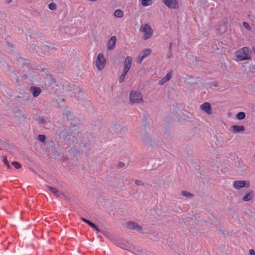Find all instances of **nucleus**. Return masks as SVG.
<instances>
[{"label": "nucleus", "instance_id": "obj_24", "mask_svg": "<svg viewBox=\"0 0 255 255\" xmlns=\"http://www.w3.org/2000/svg\"><path fill=\"white\" fill-rule=\"evenodd\" d=\"M63 115L66 117L67 120H72V118L73 117V114L70 112H65L63 113Z\"/></svg>", "mask_w": 255, "mask_h": 255}, {"label": "nucleus", "instance_id": "obj_33", "mask_svg": "<svg viewBox=\"0 0 255 255\" xmlns=\"http://www.w3.org/2000/svg\"><path fill=\"white\" fill-rule=\"evenodd\" d=\"M243 25L247 29H248V30L251 29V26H250L249 24L247 22H245V21L243 22Z\"/></svg>", "mask_w": 255, "mask_h": 255}, {"label": "nucleus", "instance_id": "obj_10", "mask_svg": "<svg viewBox=\"0 0 255 255\" xmlns=\"http://www.w3.org/2000/svg\"><path fill=\"white\" fill-rule=\"evenodd\" d=\"M127 225L129 229L134 230L138 231H142V228L134 222L129 221L127 223Z\"/></svg>", "mask_w": 255, "mask_h": 255}, {"label": "nucleus", "instance_id": "obj_30", "mask_svg": "<svg viewBox=\"0 0 255 255\" xmlns=\"http://www.w3.org/2000/svg\"><path fill=\"white\" fill-rule=\"evenodd\" d=\"M48 7L50 10H55L56 8V5L55 3L51 2L48 4Z\"/></svg>", "mask_w": 255, "mask_h": 255}, {"label": "nucleus", "instance_id": "obj_41", "mask_svg": "<svg viewBox=\"0 0 255 255\" xmlns=\"http://www.w3.org/2000/svg\"><path fill=\"white\" fill-rule=\"evenodd\" d=\"M146 114L145 113L143 114V116L144 117V119L146 120L147 119V118L146 117Z\"/></svg>", "mask_w": 255, "mask_h": 255}, {"label": "nucleus", "instance_id": "obj_17", "mask_svg": "<svg viewBox=\"0 0 255 255\" xmlns=\"http://www.w3.org/2000/svg\"><path fill=\"white\" fill-rule=\"evenodd\" d=\"M254 197L253 193L251 191L247 193L243 198L244 201H249L252 199Z\"/></svg>", "mask_w": 255, "mask_h": 255}, {"label": "nucleus", "instance_id": "obj_39", "mask_svg": "<svg viewBox=\"0 0 255 255\" xmlns=\"http://www.w3.org/2000/svg\"><path fill=\"white\" fill-rule=\"evenodd\" d=\"M81 220L83 222H84V223H87V222L88 221V220H87V219H85V218H83V217H81Z\"/></svg>", "mask_w": 255, "mask_h": 255}, {"label": "nucleus", "instance_id": "obj_5", "mask_svg": "<svg viewBox=\"0 0 255 255\" xmlns=\"http://www.w3.org/2000/svg\"><path fill=\"white\" fill-rule=\"evenodd\" d=\"M107 60L103 53H99L95 60V65L99 71L103 70L106 65Z\"/></svg>", "mask_w": 255, "mask_h": 255}, {"label": "nucleus", "instance_id": "obj_32", "mask_svg": "<svg viewBox=\"0 0 255 255\" xmlns=\"http://www.w3.org/2000/svg\"><path fill=\"white\" fill-rule=\"evenodd\" d=\"M144 58H145L143 57L142 55H138L137 58V62L138 63H140L142 61V60Z\"/></svg>", "mask_w": 255, "mask_h": 255}, {"label": "nucleus", "instance_id": "obj_20", "mask_svg": "<svg viewBox=\"0 0 255 255\" xmlns=\"http://www.w3.org/2000/svg\"><path fill=\"white\" fill-rule=\"evenodd\" d=\"M151 53V50L149 48L144 49L142 52V55L143 57L145 58L147 56L149 55Z\"/></svg>", "mask_w": 255, "mask_h": 255}, {"label": "nucleus", "instance_id": "obj_16", "mask_svg": "<svg viewBox=\"0 0 255 255\" xmlns=\"http://www.w3.org/2000/svg\"><path fill=\"white\" fill-rule=\"evenodd\" d=\"M45 186L49 189V190L55 196L59 197L60 194L57 189L55 187L50 186L48 185H45Z\"/></svg>", "mask_w": 255, "mask_h": 255}, {"label": "nucleus", "instance_id": "obj_31", "mask_svg": "<svg viewBox=\"0 0 255 255\" xmlns=\"http://www.w3.org/2000/svg\"><path fill=\"white\" fill-rule=\"evenodd\" d=\"M38 139L40 141L43 142L46 139V136L44 134H39L38 135Z\"/></svg>", "mask_w": 255, "mask_h": 255}, {"label": "nucleus", "instance_id": "obj_28", "mask_svg": "<svg viewBox=\"0 0 255 255\" xmlns=\"http://www.w3.org/2000/svg\"><path fill=\"white\" fill-rule=\"evenodd\" d=\"M73 90L75 91L74 93H78L79 94L83 93L81 88L79 86H74Z\"/></svg>", "mask_w": 255, "mask_h": 255}, {"label": "nucleus", "instance_id": "obj_27", "mask_svg": "<svg viewBox=\"0 0 255 255\" xmlns=\"http://www.w3.org/2000/svg\"><path fill=\"white\" fill-rule=\"evenodd\" d=\"M11 164L16 169H18L21 168V166L19 163L17 161H12L11 162Z\"/></svg>", "mask_w": 255, "mask_h": 255}, {"label": "nucleus", "instance_id": "obj_19", "mask_svg": "<svg viewBox=\"0 0 255 255\" xmlns=\"http://www.w3.org/2000/svg\"><path fill=\"white\" fill-rule=\"evenodd\" d=\"M86 224H88L91 228L96 230L98 232H100V230L97 227V226H96V225L95 224H94L90 221L88 220Z\"/></svg>", "mask_w": 255, "mask_h": 255}, {"label": "nucleus", "instance_id": "obj_6", "mask_svg": "<svg viewBox=\"0 0 255 255\" xmlns=\"http://www.w3.org/2000/svg\"><path fill=\"white\" fill-rule=\"evenodd\" d=\"M140 30L143 33V39L144 40L148 39L152 35L153 30L151 26L147 23L143 25H141L140 27Z\"/></svg>", "mask_w": 255, "mask_h": 255}, {"label": "nucleus", "instance_id": "obj_38", "mask_svg": "<svg viewBox=\"0 0 255 255\" xmlns=\"http://www.w3.org/2000/svg\"><path fill=\"white\" fill-rule=\"evenodd\" d=\"M135 183L136 185H139L141 184V182L140 181H139V180H136L135 181Z\"/></svg>", "mask_w": 255, "mask_h": 255}, {"label": "nucleus", "instance_id": "obj_2", "mask_svg": "<svg viewBox=\"0 0 255 255\" xmlns=\"http://www.w3.org/2000/svg\"><path fill=\"white\" fill-rule=\"evenodd\" d=\"M49 85L50 88L53 89L55 93L57 95L63 93L65 89H66L67 91L71 90L70 88L67 89L66 86L62 84L61 82L59 83L56 81L53 78H50L49 80Z\"/></svg>", "mask_w": 255, "mask_h": 255}, {"label": "nucleus", "instance_id": "obj_4", "mask_svg": "<svg viewBox=\"0 0 255 255\" xmlns=\"http://www.w3.org/2000/svg\"><path fill=\"white\" fill-rule=\"evenodd\" d=\"M129 99L132 104H139L143 102L141 93L138 91H131L130 93Z\"/></svg>", "mask_w": 255, "mask_h": 255}, {"label": "nucleus", "instance_id": "obj_22", "mask_svg": "<svg viewBox=\"0 0 255 255\" xmlns=\"http://www.w3.org/2000/svg\"><path fill=\"white\" fill-rule=\"evenodd\" d=\"M142 6H146L150 5L152 3V0H140Z\"/></svg>", "mask_w": 255, "mask_h": 255}, {"label": "nucleus", "instance_id": "obj_7", "mask_svg": "<svg viewBox=\"0 0 255 255\" xmlns=\"http://www.w3.org/2000/svg\"><path fill=\"white\" fill-rule=\"evenodd\" d=\"M249 181L244 180H236L233 182V187L236 189H240L244 187H249L250 186Z\"/></svg>", "mask_w": 255, "mask_h": 255}, {"label": "nucleus", "instance_id": "obj_34", "mask_svg": "<svg viewBox=\"0 0 255 255\" xmlns=\"http://www.w3.org/2000/svg\"><path fill=\"white\" fill-rule=\"evenodd\" d=\"M37 120L40 124H44L45 122L44 119L42 117H39Z\"/></svg>", "mask_w": 255, "mask_h": 255}, {"label": "nucleus", "instance_id": "obj_40", "mask_svg": "<svg viewBox=\"0 0 255 255\" xmlns=\"http://www.w3.org/2000/svg\"><path fill=\"white\" fill-rule=\"evenodd\" d=\"M171 46H172V43H170L169 46V49L170 51H171Z\"/></svg>", "mask_w": 255, "mask_h": 255}, {"label": "nucleus", "instance_id": "obj_1", "mask_svg": "<svg viewBox=\"0 0 255 255\" xmlns=\"http://www.w3.org/2000/svg\"><path fill=\"white\" fill-rule=\"evenodd\" d=\"M80 131L78 126L74 125L71 128H67L63 126L59 129V135L64 139L71 140L72 142H78Z\"/></svg>", "mask_w": 255, "mask_h": 255}, {"label": "nucleus", "instance_id": "obj_26", "mask_svg": "<svg viewBox=\"0 0 255 255\" xmlns=\"http://www.w3.org/2000/svg\"><path fill=\"white\" fill-rule=\"evenodd\" d=\"M127 74V72L123 71L122 74L119 77V81L120 83H122L124 81Z\"/></svg>", "mask_w": 255, "mask_h": 255}, {"label": "nucleus", "instance_id": "obj_43", "mask_svg": "<svg viewBox=\"0 0 255 255\" xmlns=\"http://www.w3.org/2000/svg\"><path fill=\"white\" fill-rule=\"evenodd\" d=\"M84 146H85V148H87V146H86V144L85 143H84Z\"/></svg>", "mask_w": 255, "mask_h": 255}, {"label": "nucleus", "instance_id": "obj_8", "mask_svg": "<svg viewBox=\"0 0 255 255\" xmlns=\"http://www.w3.org/2000/svg\"><path fill=\"white\" fill-rule=\"evenodd\" d=\"M133 59L131 56H128L125 59L124 62V68L123 71L128 73L130 69Z\"/></svg>", "mask_w": 255, "mask_h": 255}, {"label": "nucleus", "instance_id": "obj_44", "mask_svg": "<svg viewBox=\"0 0 255 255\" xmlns=\"http://www.w3.org/2000/svg\"><path fill=\"white\" fill-rule=\"evenodd\" d=\"M254 156H255V153Z\"/></svg>", "mask_w": 255, "mask_h": 255}, {"label": "nucleus", "instance_id": "obj_23", "mask_svg": "<svg viewBox=\"0 0 255 255\" xmlns=\"http://www.w3.org/2000/svg\"><path fill=\"white\" fill-rule=\"evenodd\" d=\"M141 139L145 144L148 143L150 138H149L146 131L145 132V135L142 137Z\"/></svg>", "mask_w": 255, "mask_h": 255}, {"label": "nucleus", "instance_id": "obj_18", "mask_svg": "<svg viewBox=\"0 0 255 255\" xmlns=\"http://www.w3.org/2000/svg\"><path fill=\"white\" fill-rule=\"evenodd\" d=\"M114 15L116 17L121 18L124 16V14L122 10L116 9L114 13Z\"/></svg>", "mask_w": 255, "mask_h": 255}, {"label": "nucleus", "instance_id": "obj_29", "mask_svg": "<svg viewBox=\"0 0 255 255\" xmlns=\"http://www.w3.org/2000/svg\"><path fill=\"white\" fill-rule=\"evenodd\" d=\"M181 193L182 195H183L185 197H189L192 196V195L190 193H189L186 191H185V190H182L181 191Z\"/></svg>", "mask_w": 255, "mask_h": 255}, {"label": "nucleus", "instance_id": "obj_14", "mask_svg": "<svg viewBox=\"0 0 255 255\" xmlns=\"http://www.w3.org/2000/svg\"><path fill=\"white\" fill-rule=\"evenodd\" d=\"M30 92L32 94L33 97H37L41 93V91L39 87L31 86L30 88Z\"/></svg>", "mask_w": 255, "mask_h": 255}, {"label": "nucleus", "instance_id": "obj_13", "mask_svg": "<svg viewBox=\"0 0 255 255\" xmlns=\"http://www.w3.org/2000/svg\"><path fill=\"white\" fill-rule=\"evenodd\" d=\"M171 72H168L164 77L159 80L158 81L159 85L162 86L164 85L166 82L169 81L171 78Z\"/></svg>", "mask_w": 255, "mask_h": 255}, {"label": "nucleus", "instance_id": "obj_12", "mask_svg": "<svg viewBox=\"0 0 255 255\" xmlns=\"http://www.w3.org/2000/svg\"><path fill=\"white\" fill-rule=\"evenodd\" d=\"M117 38L115 36H112L108 42L107 48L109 50H113L116 46Z\"/></svg>", "mask_w": 255, "mask_h": 255}, {"label": "nucleus", "instance_id": "obj_35", "mask_svg": "<svg viewBox=\"0 0 255 255\" xmlns=\"http://www.w3.org/2000/svg\"><path fill=\"white\" fill-rule=\"evenodd\" d=\"M3 162L5 166H6L7 167H9L10 165L8 162V161L6 157H4Z\"/></svg>", "mask_w": 255, "mask_h": 255}, {"label": "nucleus", "instance_id": "obj_11", "mask_svg": "<svg viewBox=\"0 0 255 255\" xmlns=\"http://www.w3.org/2000/svg\"><path fill=\"white\" fill-rule=\"evenodd\" d=\"M200 108L202 111L208 115H211L212 113L211 105L208 102H205L203 103L201 105Z\"/></svg>", "mask_w": 255, "mask_h": 255}, {"label": "nucleus", "instance_id": "obj_3", "mask_svg": "<svg viewBox=\"0 0 255 255\" xmlns=\"http://www.w3.org/2000/svg\"><path fill=\"white\" fill-rule=\"evenodd\" d=\"M235 55L237 59L240 61L251 59V57L250 55V49L247 47H244L238 49L236 52Z\"/></svg>", "mask_w": 255, "mask_h": 255}, {"label": "nucleus", "instance_id": "obj_21", "mask_svg": "<svg viewBox=\"0 0 255 255\" xmlns=\"http://www.w3.org/2000/svg\"><path fill=\"white\" fill-rule=\"evenodd\" d=\"M246 117V114L243 112H240L237 113L236 118L238 120H242L245 118Z\"/></svg>", "mask_w": 255, "mask_h": 255}, {"label": "nucleus", "instance_id": "obj_37", "mask_svg": "<svg viewBox=\"0 0 255 255\" xmlns=\"http://www.w3.org/2000/svg\"><path fill=\"white\" fill-rule=\"evenodd\" d=\"M124 166H125V164H124V163H123V162H119V167H120V168H121L123 167Z\"/></svg>", "mask_w": 255, "mask_h": 255}, {"label": "nucleus", "instance_id": "obj_9", "mask_svg": "<svg viewBox=\"0 0 255 255\" xmlns=\"http://www.w3.org/2000/svg\"><path fill=\"white\" fill-rule=\"evenodd\" d=\"M162 1L169 8L176 9L178 7L176 0H162Z\"/></svg>", "mask_w": 255, "mask_h": 255}, {"label": "nucleus", "instance_id": "obj_25", "mask_svg": "<svg viewBox=\"0 0 255 255\" xmlns=\"http://www.w3.org/2000/svg\"><path fill=\"white\" fill-rule=\"evenodd\" d=\"M129 244H128V243H123L122 242L121 243H120V247L124 249V250H128L129 248Z\"/></svg>", "mask_w": 255, "mask_h": 255}, {"label": "nucleus", "instance_id": "obj_42", "mask_svg": "<svg viewBox=\"0 0 255 255\" xmlns=\"http://www.w3.org/2000/svg\"><path fill=\"white\" fill-rule=\"evenodd\" d=\"M171 56V51L170 52V53L168 55V57L170 58Z\"/></svg>", "mask_w": 255, "mask_h": 255}, {"label": "nucleus", "instance_id": "obj_36", "mask_svg": "<svg viewBox=\"0 0 255 255\" xmlns=\"http://www.w3.org/2000/svg\"><path fill=\"white\" fill-rule=\"evenodd\" d=\"M250 255H255V252L254 250L250 249L249 251Z\"/></svg>", "mask_w": 255, "mask_h": 255}, {"label": "nucleus", "instance_id": "obj_15", "mask_svg": "<svg viewBox=\"0 0 255 255\" xmlns=\"http://www.w3.org/2000/svg\"><path fill=\"white\" fill-rule=\"evenodd\" d=\"M232 130L234 132H239L245 130L244 126L234 125L232 127Z\"/></svg>", "mask_w": 255, "mask_h": 255}]
</instances>
